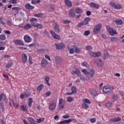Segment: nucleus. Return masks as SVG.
Returning <instances> with one entry per match:
<instances>
[{
	"instance_id": "423d86ee",
	"label": "nucleus",
	"mask_w": 124,
	"mask_h": 124,
	"mask_svg": "<svg viewBox=\"0 0 124 124\" xmlns=\"http://www.w3.org/2000/svg\"><path fill=\"white\" fill-rule=\"evenodd\" d=\"M65 105V100L62 98H60L59 100V109L62 110L63 109L64 106Z\"/></svg>"
},
{
	"instance_id": "4c0bfd02",
	"label": "nucleus",
	"mask_w": 124,
	"mask_h": 124,
	"mask_svg": "<svg viewBox=\"0 0 124 124\" xmlns=\"http://www.w3.org/2000/svg\"><path fill=\"white\" fill-rule=\"evenodd\" d=\"M37 124H40V123H43L44 122V118L37 119L36 120Z\"/></svg>"
},
{
	"instance_id": "f257e3e1",
	"label": "nucleus",
	"mask_w": 124,
	"mask_h": 124,
	"mask_svg": "<svg viewBox=\"0 0 124 124\" xmlns=\"http://www.w3.org/2000/svg\"><path fill=\"white\" fill-rule=\"evenodd\" d=\"M57 101L53 100L50 103L48 107L49 111L51 112H53L56 110V108H57Z\"/></svg>"
},
{
	"instance_id": "a211bd4d",
	"label": "nucleus",
	"mask_w": 124,
	"mask_h": 124,
	"mask_svg": "<svg viewBox=\"0 0 124 124\" xmlns=\"http://www.w3.org/2000/svg\"><path fill=\"white\" fill-rule=\"evenodd\" d=\"M69 17H72L73 18H74L75 16H76V14H75V12H74V9L71 8L69 12Z\"/></svg>"
},
{
	"instance_id": "c85d7f7f",
	"label": "nucleus",
	"mask_w": 124,
	"mask_h": 124,
	"mask_svg": "<svg viewBox=\"0 0 124 124\" xmlns=\"http://www.w3.org/2000/svg\"><path fill=\"white\" fill-rule=\"evenodd\" d=\"M82 108L83 109H85V110H88V109H89V105H88L85 103H83L82 104Z\"/></svg>"
},
{
	"instance_id": "5701e85b",
	"label": "nucleus",
	"mask_w": 124,
	"mask_h": 124,
	"mask_svg": "<svg viewBox=\"0 0 124 124\" xmlns=\"http://www.w3.org/2000/svg\"><path fill=\"white\" fill-rule=\"evenodd\" d=\"M13 42L15 44H16L17 45H21V46L24 45V43H23L22 41H20V40H14Z\"/></svg>"
},
{
	"instance_id": "5fc2aeb1",
	"label": "nucleus",
	"mask_w": 124,
	"mask_h": 124,
	"mask_svg": "<svg viewBox=\"0 0 124 124\" xmlns=\"http://www.w3.org/2000/svg\"><path fill=\"white\" fill-rule=\"evenodd\" d=\"M90 121L92 124H93L96 122V119L95 118H92L90 120Z\"/></svg>"
},
{
	"instance_id": "393cba45",
	"label": "nucleus",
	"mask_w": 124,
	"mask_h": 124,
	"mask_svg": "<svg viewBox=\"0 0 124 124\" xmlns=\"http://www.w3.org/2000/svg\"><path fill=\"white\" fill-rule=\"evenodd\" d=\"M64 2L66 4L67 7H71L72 6V3L69 0H65Z\"/></svg>"
},
{
	"instance_id": "6ab92c4d",
	"label": "nucleus",
	"mask_w": 124,
	"mask_h": 124,
	"mask_svg": "<svg viewBox=\"0 0 124 124\" xmlns=\"http://www.w3.org/2000/svg\"><path fill=\"white\" fill-rule=\"evenodd\" d=\"M72 120L71 119H67V120H65L61 121L60 122L58 123V124H68L69 123H71Z\"/></svg>"
},
{
	"instance_id": "412c9836",
	"label": "nucleus",
	"mask_w": 124,
	"mask_h": 124,
	"mask_svg": "<svg viewBox=\"0 0 124 124\" xmlns=\"http://www.w3.org/2000/svg\"><path fill=\"white\" fill-rule=\"evenodd\" d=\"M122 120V119L120 117H116V118H113L111 119H110L109 122V123H111V122H113L114 123H116L117 122H120V121Z\"/></svg>"
},
{
	"instance_id": "f03ea898",
	"label": "nucleus",
	"mask_w": 124,
	"mask_h": 124,
	"mask_svg": "<svg viewBox=\"0 0 124 124\" xmlns=\"http://www.w3.org/2000/svg\"><path fill=\"white\" fill-rule=\"evenodd\" d=\"M90 21H91V18L86 17L84 18L83 21L80 22L78 24V27L80 28V27H82V26H86L89 24Z\"/></svg>"
},
{
	"instance_id": "aec40b11",
	"label": "nucleus",
	"mask_w": 124,
	"mask_h": 124,
	"mask_svg": "<svg viewBox=\"0 0 124 124\" xmlns=\"http://www.w3.org/2000/svg\"><path fill=\"white\" fill-rule=\"evenodd\" d=\"M25 7L26 8V9H28V10L31 9H34V6L31 5V4L29 3L25 4Z\"/></svg>"
},
{
	"instance_id": "79ce46f5",
	"label": "nucleus",
	"mask_w": 124,
	"mask_h": 124,
	"mask_svg": "<svg viewBox=\"0 0 124 124\" xmlns=\"http://www.w3.org/2000/svg\"><path fill=\"white\" fill-rule=\"evenodd\" d=\"M74 100V99L72 97H68L67 98V101H68V102H70V103L73 102Z\"/></svg>"
},
{
	"instance_id": "6e6552de",
	"label": "nucleus",
	"mask_w": 124,
	"mask_h": 124,
	"mask_svg": "<svg viewBox=\"0 0 124 124\" xmlns=\"http://www.w3.org/2000/svg\"><path fill=\"white\" fill-rule=\"evenodd\" d=\"M103 92L106 94L110 93L112 92V89L110 86H106L103 89Z\"/></svg>"
},
{
	"instance_id": "b1692460",
	"label": "nucleus",
	"mask_w": 124,
	"mask_h": 124,
	"mask_svg": "<svg viewBox=\"0 0 124 124\" xmlns=\"http://www.w3.org/2000/svg\"><path fill=\"white\" fill-rule=\"evenodd\" d=\"M74 49L75 50V53H76L77 54H80V53H81V48H79L78 47L74 46Z\"/></svg>"
},
{
	"instance_id": "a19ab883",
	"label": "nucleus",
	"mask_w": 124,
	"mask_h": 124,
	"mask_svg": "<svg viewBox=\"0 0 124 124\" xmlns=\"http://www.w3.org/2000/svg\"><path fill=\"white\" fill-rule=\"evenodd\" d=\"M29 101L28 102V106L29 107H31V103H32L33 101H32V99L30 98L29 99Z\"/></svg>"
},
{
	"instance_id": "8fccbe9b",
	"label": "nucleus",
	"mask_w": 124,
	"mask_h": 124,
	"mask_svg": "<svg viewBox=\"0 0 124 124\" xmlns=\"http://www.w3.org/2000/svg\"><path fill=\"white\" fill-rule=\"evenodd\" d=\"M43 85L42 84L40 85L39 86L37 87V91H40L42 89H43Z\"/></svg>"
},
{
	"instance_id": "3c124183",
	"label": "nucleus",
	"mask_w": 124,
	"mask_h": 124,
	"mask_svg": "<svg viewBox=\"0 0 124 124\" xmlns=\"http://www.w3.org/2000/svg\"><path fill=\"white\" fill-rule=\"evenodd\" d=\"M74 46H73V48H70V49H69V51L70 54H71V55H72L74 53Z\"/></svg>"
},
{
	"instance_id": "864d4df0",
	"label": "nucleus",
	"mask_w": 124,
	"mask_h": 124,
	"mask_svg": "<svg viewBox=\"0 0 124 124\" xmlns=\"http://www.w3.org/2000/svg\"><path fill=\"white\" fill-rule=\"evenodd\" d=\"M51 93H52L51 91L47 92L45 93V96L46 97H48V96H50V95H51Z\"/></svg>"
},
{
	"instance_id": "e433bc0d",
	"label": "nucleus",
	"mask_w": 124,
	"mask_h": 124,
	"mask_svg": "<svg viewBox=\"0 0 124 124\" xmlns=\"http://www.w3.org/2000/svg\"><path fill=\"white\" fill-rule=\"evenodd\" d=\"M13 64V62H9L6 65V68H10L11 66H12V65Z\"/></svg>"
},
{
	"instance_id": "4be33fe9",
	"label": "nucleus",
	"mask_w": 124,
	"mask_h": 124,
	"mask_svg": "<svg viewBox=\"0 0 124 124\" xmlns=\"http://www.w3.org/2000/svg\"><path fill=\"white\" fill-rule=\"evenodd\" d=\"M90 5L93 8H96V9H98L99 8V5L93 2L90 3Z\"/></svg>"
},
{
	"instance_id": "69168bd1",
	"label": "nucleus",
	"mask_w": 124,
	"mask_h": 124,
	"mask_svg": "<svg viewBox=\"0 0 124 124\" xmlns=\"http://www.w3.org/2000/svg\"><path fill=\"white\" fill-rule=\"evenodd\" d=\"M2 76L4 78H6L7 80L9 78V77L7 75H5V74H3Z\"/></svg>"
},
{
	"instance_id": "e2e57ef3",
	"label": "nucleus",
	"mask_w": 124,
	"mask_h": 124,
	"mask_svg": "<svg viewBox=\"0 0 124 124\" xmlns=\"http://www.w3.org/2000/svg\"><path fill=\"white\" fill-rule=\"evenodd\" d=\"M5 46V44L2 41H0V46Z\"/></svg>"
},
{
	"instance_id": "052dcab7",
	"label": "nucleus",
	"mask_w": 124,
	"mask_h": 124,
	"mask_svg": "<svg viewBox=\"0 0 124 124\" xmlns=\"http://www.w3.org/2000/svg\"><path fill=\"white\" fill-rule=\"evenodd\" d=\"M37 21V19L36 18H32L30 20V22H36Z\"/></svg>"
},
{
	"instance_id": "f3484780",
	"label": "nucleus",
	"mask_w": 124,
	"mask_h": 124,
	"mask_svg": "<svg viewBox=\"0 0 124 124\" xmlns=\"http://www.w3.org/2000/svg\"><path fill=\"white\" fill-rule=\"evenodd\" d=\"M48 64V61L45 59H43L41 61V65L42 67H45Z\"/></svg>"
},
{
	"instance_id": "09e8293b",
	"label": "nucleus",
	"mask_w": 124,
	"mask_h": 124,
	"mask_svg": "<svg viewBox=\"0 0 124 124\" xmlns=\"http://www.w3.org/2000/svg\"><path fill=\"white\" fill-rule=\"evenodd\" d=\"M118 99V95L117 94H113L112 96V100L113 101H115Z\"/></svg>"
},
{
	"instance_id": "7ed1b4c3",
	"label": "nucleus",
	"mask_w": 124,
	"mask_h": 124,
	"mask_svg": "<svg viewBox=\"0 0 124 124\" xmlns=\"http://www.w3.org/2000/svg\"><path fill=\"white\" fill-rule=\"evenodd\" d=\"M109 5H110L111 7L114 8V9H117L118 10H119L120 9H122V8H123V6H122V5L120 4H116L113 1H111L109 2Z\"/></svg>"
},
{
	"instance_id": "7c9ffc66",
	"label": "nucleus",
	"mask_w": 124,
	"mask_h": 124,
	"mask_svg": "<svg viewBox=\"0 0 124 124\" xmlns=\"http://www.w3.org/2000/svg\"><path fill=\"white\" fill-rule=\"evenodd\" d=\"M45 80L46 84H47L48 86H51V84H50V83H49V81H50V78H49V77L46 76L45 77Z\"/></svg>"
},
{
	"instance_id": "c03bdc74",
	"label": "nucleus",
	"mask_w": 124,
	"mask_h": 124,
	"mask_svg": "<svg viewBox=\"0 0 124 124\" xmlns=\"http://www.w3.org/2000/svg\"><path fill=\"white\" fill-rule=\"evenodd\" d=\"M105 105H106V107H107L108 108H110V107H111V106H112V102H108L106 103Z\"/></svg>"
},
{
	"instance_id": "338daca9",
	"label": "nucleus",
	"mask_w": 124,
	"mask_h": 124,
	"mask_svg": "<svg viewBox=\"0 0 124 124\" xmlns=\"http://www.w3.org/2000/svg\"><path fill=\"white\" fill-rule=\"evenodd\" d=\"M90 34V31H86L84 32V35L88 36Z\"/></svg>"
},
{
	"instance_id": "13d9d810",
	"label": "nucleus",
	"mask_w": 124,
	"mask_h": 124,
	"mask_svg": "<svg viewBox=\"0 0 124 124\" xmlns=\"http://www.w3.org/2000/svg\"><path fill=\"white\" fill-rule=\"evenodd\" d=\"M10 3L13 4H16L17 3V0H10Z\"/></svg>"
},
{
	"instance_id": "39448f33",
	"label": "nucleus",
	"mask_w": 124,
	"mask_h": 124,
	"mask_svg": "<svg viewBox=\"0 0 124 124\" xmlns=\"http://www.w3.org/2000/svg\"><path fill=\"white\" fill-rule=\"evenodd\" d=\"M106 28L109 34L111 36H114V34H117V31H116V30H113V29L108 26H107Z\"/></svg>"
},
{
	"instance_id": "680f3d73",
	"label": "nucleus",
	"mask_w": 124,
	"mask_h": 124,
	"mask_svg": "<svg viewBox=\"0 0 124 124\" xmlns=\"http://www.w3.org/2000/svg\"><path fill=\"white\" fill-rule=\"evenodd\" d=\"M45 58L47 59L48 61H51V58H50V56L47 55H45Z\"/></svg>"
},
{
	"instance_id": "2eb2a0df",
	"label": "nucleus",
	"mask_w": 124,
	"mask_h": 124,
	"mask_svg": "<svg viewBox=\"0 0 124 124\" xmlns=\"http://www.w3.org/2000/svg\"><path fill=\"white\" fill-rule=\"evenodd\" d=\"M21 59L23 63H26L28 61V56L25 53H22L21 55Z\"/></svg>"
},
{
	"instance_id": "a18cd8bd",
	"label": "nucleus",
	"mask_w": 124,
	"mask_h": 124,
	"mask_svg": "<svg viewBox=\"0 0 124 124\" xmlns=\"http://www.w3.org/2000/svg\"><path fill=\"white\" fill-rule=\"evenodd\" d=\"M81 72H82V73H84V74H85V75H88L89 74V71H87L86 69H83L81 70Z\"/></svg>"
},
{
	"instance_id": "49530a36",
	"label": "nucleus",
	"mask_w": 124,
	"mask_h": 124,
	"mask_svg": "<svg viewBox=\"0 0 124 124\" xmlns=\"http://www.w3.org/2000/svg\"><path fill=\"white\" fill-rule=\"evenodd\" d=\"M13 10H16V11H17V13L19 12V10H21V8L18 7H14L12 8Z\"/></svg>"
},
{
	"instance_id": "58836bf2",
	"label": "nucleus",
	"mask_w": 124,
	"mask_h": 124,
	"mask_svg": "<svg viewBox=\"0 0 124 124\" xmlns=\"http://www.w3.org/2000/svg\"><path fill=\"white\" fill-rule=\"evenodd\" d=\"M0 39L2 41L5 40L6 39V36L4 34H1L0 35Z\"/></svg>"
},
{
	"instance_id": "72a5a7b5",
	"label": "nucleus",
	"mask_w": 124,
	"mask_h": 124,
	"mask_svg": "<svg viewBox=\"0 0 124 124\" xmlns=\"http://www.w3.org/2000/svg\"><path fill=\"white\" fill-rule=\"evenodd\" d=\"M72 93H77V89L76 88V86H73L71 88Z\"/></svg>"
},
{
	"instance_id": "bb28decb",
	"label": "nucleus",
	"mask_w": 124,
	"mask_h": 124,
	"mask_svg": "<svg viewBox=\"0 0 124 124\" xmlns=\"http://www.w3.org/2000/svg\"><path fill=\"white\" fill-rule=\"evenodd\" d=\"M54 27L55 28V31H56V32H57L58 33H59V32H60V29H59V26L58 25V24L57 23H55L54 24Z\"/></svg>"
},
{
	"instance_id": "dca6fc26",
	"label": "nucleus",
	"mask_w": 124,
	"mask_h": 124,
	"mask_svg": "<svg viewBox=\"0 0 124 124\" xmlns=\"http://www.w3.org/2000/svg\"><path fill=\"white\" fill-rule=\"evenodd\" d=\"M94 73H95V70L94 69L92 68L89 69L88 71V75L90 76V77H94Z\"/></svg>"
},
{
	"instance_id": "de8ad7c7",
	"label": "nucleus",
	"mask_w": 124,
	"mask_h": 124,
	"mask_svg": "<svg viewBox=\"0 0 124 124\" xmlns=\"http://www.w3.org/2000/svg\"><path fill=\"white\" fill-rule=\"evenodd\" d=\"M29 64H32V58L31 56L29 57Z\"/></svg>"
},
{
	"instance_id": "20e7f679",
	"label": "nucleus",
	"mask_w": 124,
	"mask_h": 124,
	"mask_svg": "<svg viewBox=\"0 0 124 124\" xmlns=\"http://www.w3.org/2000/svg\"><path fill=\"white\" fill-rule=\"evenodd\" d=\"M102 28V25L101 24H99L97 25H96L93 30V32L94 33V34H97L98 32L101 31V28Z\"/></svg>"
},
{
	"instance_id": "6e6d98bb",
	"label": "nucleus",
	"mask_w": 124,
	"mask_h": 124,
	"mask_svg": "<svg viewBox=\"0 0 124 124\" xmlns=\"http://www.w3.org/2000/svg\"><path fill=\"white\" fill-rule=\"evenodd\" d=\"M34 17H42V14L38 13L34 15Z\"/></svg>"
},
{
	"instance_id": "a878e982",
	"label": "nucleus",
	"mask_w": 124,
	"mask_h": 124,
	"mask_svg": "<svg viewBox=\"0 0 124 124\" xmlns=\"http://www.w3.org/2000/svg\"><path fill=\"white\" fill-rule=\"evenodd\" d=\"M33 27L36 28V29H39L40 30L42 29V26L40 24H32Z\"/></svg>"
},
{
	"instance_id": "603ef678",
	"label": "nucleus",
	"mask_w": 124,
	"mask_h": 124,
	"mask_svg": "<svg viewBox=\"0 0 124 124\" xmlns=\"http://www.w3.org/2000/svg\"><path fill=\"white\" fill-rule=\"evenodd\" d=\"M21 109L22 110V111H28L27 109V106L22 105L21 107Z\"/></svg>"
},
{
	"instance_id": "473e14b6",
	"label": "nucleus",
	"mask_w": 124,
	"mask_h": 124,
	"mask_svg": "<svg viewBox=\"0 0 124 124\" xmlns=\"http://www.w3.org/2000/svg\"><path fill=\"white\" fill-rule=\"evenodd\" d=\"M82 102H83V103H85V104L87 103L88 104H90L91 101L89 99L84 98L82 99Z\"/></svg>"
},
{
	"instance_id": "2f4dec72",
	"label": "nucleus",
	"mask_w": 124,
	"mask_h": 124,
	"mask_svg": "<svg viewBox=\"0 0 124 124\" xmlns=\"http://www.w3.org/2000/svg\"><path fill=\"white\" fill-rule=\"evenodd\" d=\"M91 93L93 96H96L97 95V93L96 90H93L91 92Z\"/></svg>"
},
{
	"instance_id": "c756f323",
	"label": "nucleus",
	"mask_w": 124,
	"mask_h": 124,
	"mask_svg": "<svg viewBox=\"0 0 124 124\" xmlns=\"http://www.w3.org/2000/svg\"><path fill=\"white\" fill-rule=\"evenodd\" d=\"M23 29L24 30H30V29H31V25L30 24H27L25 26H24Z\"/></svg>"
},
{
	"instance_id": "9d476101",
	"label": "nucleus",
	"mask_w": 124,
	"mask_h": 124,
	"mask_svg": "<svg viewBox=\"0 0 124 124\" xmlns=\"http://www.w3.org/2000/svg\"><path fill=\"white\" fill-rule=\"evenodd\" d=\"M89 55L93 58H96V57H100L101 56V53L100 52H93V51H90Z\"/></svg>"
},
{
	"instance_id": "774afa93",
	"label": "nucleus",
	"mask_w": 124,
	"mask_h": 124,
	"mask_svg": "<svg viewBox=\"0 0 124 124\" xmlns=\"http://www.w3.org/2000/svg\"><path fill=\"white\" fill-rule=\"evenodd\" d=\"M86 50H87L88 51H90V50H92V46H87L86 47Z\"/></svg>"
},
{
	"instance_id": "4468645a",
	"label": "nucleus",
	"mask_w": 124,
	"mask_h": 124,
	"mask_svg": "<svg viewBox=\"0 0 124 124\" xmlns=\"http://www.w3.org/2000/svg\"><path fill=\"white\" fill-rule=\"evenodd\" d=\"M50 32L52 37H53L54 39H58V40H59V39H61V36L56 34V33H55V32H54L53 31H50Z\"/></svg>"
},
{
	"instance_id": "9b49d317",
	"label": "nucleus",
	"mask_w": 124,
	"mask_h": 124,
	"mask_svg": "<svg viewBox=\"0 0 124 124\" xmlns=\"http://www.w3.org/2000/svg\"><path fill=\"white\" fill-rule=\"evenodd\" d=\"M55 46L56 47V49L58 50H62V49H64L65 48V45L62 43H61L59 44H55Z\"/></svg>"
},
{
	"instance_id": "ddd939ff",
	"label": "nucleus",
	"mask_w": 124,
	"mask_h": 124,
	"mask_svg": "<svg viewBox=\"0 0 124 124\" xmlns=\"http://www.w3.org/2000/svg\"><path fill=\"white\" fill-rule=\"evenodd\" d=\"M95 63H96L98 66H103L104 62L101 59H96L94 60Z\"/></svg>"
},
{
	"instance_id": "c9c22d12",
	"label": "nucleus",
	"mask_w": 124,
	"mask_h": 124,
	"mask_svg": "<svg viewBox=\"0 0 124 124\" xmlns=\"http://www.w3.org/2000/svg\"><path fill=\"white\" fill-rule=\"evenodd\" d=\"M118 40H119V38L117 37H113L110 38V41L111 42H115V41H118Z\"/></svg>"
},
{
	"instance_id": "1a4fd4ad",
	"label": "nucleus",
	"mask_w": 124,
	"mask_h": 124,
	"mask_svg": "<svg viewBox=\"0 0 124 124\" xmlns=\"http://www.w3.org/2000/svg\"><path fill=\"white\" fill-rule=\"evenodd\" d=\"M72 74H76L77 76H78L79 77H82V75H81V71L78 68H74V70H73Z\"/></svg>"
},
{
	"instance_id": "bf43d9fd",
	"label": "nucleus",
	"mask_w": 124,
	"mask_h": 124,
	"mask_svg": "<svg viewBox=\"0 0 124 124\" xmlns=\"http://www.w3.org/2000/svg\"><path fill=\"white\" fill-rule=\"evenodd\" d=\"M24 96L25 97H28V96H29V95H31V93H24Z\"/></svg>"
},
{
	"instance_id": "f8f14e48",
	"label": "nucleus",
	"mask_w": 124,
	"mask_h": 124,
	"mask_svg": "<svg viewBox=\"0 0 124 124\" xmlns=\"http://www.w3.org/2000/svg\"><path fill=\"white\" fill-rule=\"evenodd\" d=\"M24 40L26 43H31L32 40V39H31V36H29V35L26 34L24 36Z\"/></svg>"
},
{
	"instance_id": "0eeeda50",
	"label": "nucleus",
	"mask_w": 124,
	"mask_h": 124,
	"mask_svg": "<svg viewBox=\"0 0 124 124\" xmlns=\"http://www.w3.org/2000/svg\"><path fill=\"white\" fill-rule=\"evenodd\" d=\"M54 61L57 64H62L63 62V59L61 58L60 56H55Z\"/></svg>"
},
{
	"instance_id": "ea45409f",
	"label": "nucleus",
	"mask_w": 124,
	"mask_h": 124,
	"mask_svg": "<svg viewBox=\"0 0 124 124\" xmlns=\"http://www.w3.org/2000/svg\"><path fill=\"white\" fill-rule=\"evenodd\" d=\"M115 24L116 25H122V24H123V21H122V20L121 19L116 20L115 21Z\"/></svg>"
},
{
	"instance_id": "0e129e2a",
	"label": "nucleus",
	"mask_w": 124,
	"mask_h": 124,
	"mask_svg": "<svg viewBox=\"0 0 124 124\" xmlns=\"http://www.w3.org/2000/svg\"><path fill=\"white\" fill-rule=\"evenodd\" d=\"M80 80H81L82 81H88V79L86 78H85L84 77H81L80 78Z\"/></svg>"
},
{
	"instance_id": "37998d69",
	"label": "nucleus",
	"mask_w": 124,
	"mask_h": 124,
	"mask_svg": "<svg viewBox=\"0 0 124 124\" xmlns=\"http://www.w3.org/2000/svg\"><path fill=\"white\" fill-rule=\"evenodd\" d=\"M82 66H84V67H87V68L90 67V66L89 65L88 63H87V62H83L82 63Z\"/></svg>"
},
{
	"instance_id": "f704fd0d",
	"label": "nucleus",
	"mask_w": 124,
	"mask_h": 124,
	"mask_svg": "<svg viewBox=\"0 0 124 124\" xmlns=\"http://www.w3.org/2000/svg\"><path fill=\"white\" fill-rule=\"evenodd\" d=\"M41 1V0H32L31 3H32V4H36V3H39Z\"/></svg>"
},
{
	"instance_id": "4d7b16f0",
	"label": "nucleus",
	"mask_w": 124,
	"mask_h": 124,
	"mask_svg": "<svg viewBox=\"0 0 124 124\" xmlns=\"http://www.w3.org/2000/svg\"><path fill=\"white\" fill-rule=\"evenodd\" d=\"M104 53L105 57H109V54H108V51H107L106 49L104 50Z\"/></svg>"
},
{
	"instance_id": "cd10ccee",
	"label": "nucleus",
	"mask_w": 124,
	"mask_h": 124,
	"mask_svg": "<svg viewBox=\"0 0 124 124\" xmlns=\"http://www.w3.org/2000/svg\"><path fill=\"white\" fill-rule=\"evenodd\" d=\"M75 12L77 14H81L83 13V10L80 8H77L75 10Z\"/></svg>"
}]
</instances>
